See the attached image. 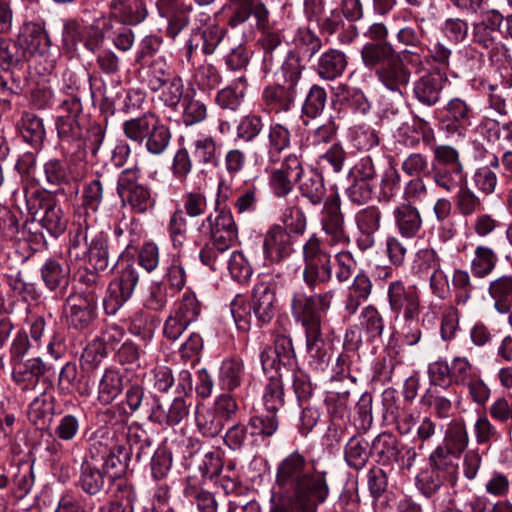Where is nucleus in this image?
I'll use <instances>...</instances> for the list:
<instances>
[{"instance_id":"nucleus-1","label":"nucleus","mask_w":512,"mask_h":512,"mask_svg":"<svg viewBox=\"0 0 512 512\" xmlns=\"http://www.w3.org/2000/svg\"><path fill=\"white\" fill-rule=\"evenodd\" d=\"M274 488L287 493L299 512H317L330 495L328 472L298 451L277 464Z\"/></svg>"},{"instance_id":"nucleus-13","label":"nucleus","mask_w":512,"mask_h":512,"mask_svg":"<svg viewBox=\"0 0 512 512\" xmlns=\"http://www.w3.org/2000/svg\"><path fill=\"white\" fill-rule=\"evenodd\" d=\"M387 303L389 311L400 317L420 314L422 311L421 295L414 285H406L402 280H395L388 284Z\"/></svg>"},{"instance_id":"nucleus-5","label":"nucleus","mask_w":512,"mask_h":512,"mask_svg":"<svg viewBox=\"0 0 512 512\" xmlns=\"http://www.w3.org/2000/svg\"><path fill=\"white\" fill-rule=\"evenodd\" d=\"M123 133L132 142L143 145L153 156L164 154L172 138L170 128L152 112L126 120L123 123Z\"/></svg>"},{"instance_id":"nucleus-61","label":"nucleus","mask_w":512,"mask_h":512,"mask_svg":"<svg viewBox=\"0 0 512 512\" xmlns=\"http://www.w3.org/2000/svg\"><path fill=\"white\" fill-rule=\"evenodd\" d=\"M88 230L89 224L86 218L83 220V223L80 221L73 223L69 232L68 256L70 259L78 260L86 255V248L89 245L87 242Z\"/></svg>"},{"instance_id":"nucleus-50","label":"nucleus","mask_w":512,"mask_h":512,"mask_svg":"<svg viewBox=\"0 0 512 512\" xmlns=\"http://www.w3.org/2000/svg\"><path fill=\"white\" fill-rule=\"evenodd\" d=\"M452 287L454 291V303L456 306H467L472 298L476 286L467 270L455 269L452 274Z\"/></svg>"},{"instance_id":"nucleus-37","label":"nucleus","mask_w":512,"mask_h":512,"mask_svg":"<svg viewBox=\"0 0 512 512\" xmlns=\"http://www.w3.org/2000/svg\"><path fill=\"white\" fill-rule=\"evenodd\" d=\"M300 194L312 205H319L326 196V187L322 175L315 169H309L298 182Z\"/></svg>"},{"instance_id":"nucleus-62","label":"nucleus","mask_w":512,"mask_h":512,"mask_svg":"<svg viewBox=\"0 0 512 512\" xmlns=\"http://www.w3.org/2000/svg\"><path fill=\"white\" fill-rule=\"evenodd\" d=\"M264 129L261 115L249 113L242 116L236 126V138L244 143L254 142Z\"/></svg>"},{"instance_id":"nucleus-33","label":"nucleus","mask_w":512,"mask_h":512,"mask_svg":"<svg viewBox=\"0 0 512 512\" xmlns=\"http://www.w3.org/2000/svg\"><path fill=\"white\" fill-rule=\"evenodd\" d=\"M455 392L439 387H430L421 397V403L429 407L435 416L440 419L449 418L453 410Z\"/></svg>"},{"instance_id":"nucleus-8","label":"nucleus","mask_w":512,"mask_h":512,"mask_svg":"<svg viewBox=\"0 0 512 512\" xmlns=\"http://www.w3.org/2000/svg\"><path fill=\"white\" fill-rule=\"evenodd\" d=\"M464 166L459 152L449 145H438L433 149L432 178L436 186L452 192L465 181Z\"/></svg>"},{"instance_id":"nucleus-49","label":"nucleus","mask_w":512,"mask_h":512,"mask_svg":"<svg viewBox=\"0 0 512 512\" xmlns=\"http://www.w3.org/2000/svg\"><path fill=\"white\" fill-rule=\"evenodd\" d=\"M23 139L35 147L41 146L45 138V129L42 119L34 113L25 112L18 124Z\"/></svg>"},{"instance_id":"nucleus-36","label":"nucleus","mask_w":512,"mask_h":512,"mask_svg":"<svg viewBox=\"0 0 512 512\" xmlns=\"http://www.w3.org/2000/svg\"><path fill=\"white\" fill-rule=\"evenodd\" d=\"M497 253L487 245H477L470 262L472 276L479 279L488 277L496 268L498 263Z\"/></svg>"},{"instance_id":"nucleus-32","label":"nucleus","mask_w":512,"mask_h":512,"mask_svg":"<svg viewBox=\"0 0 512 512\" xmlns=\"http://www.w3.org/2000/svg\"><path fill=\"white\" fill-rule=\"evenodd\" d=\"M111 15L123 24L137 25L147 17V8L143 0H112Z\"/></svg>"},{"instance_id":"nucleus-27","label":"nucleus","mask_w":512,"mask_h":512,"mask_svg":"<svg viewBox=\"0 0 512 512\" xmlns=\"http://www.w3.org/2000/svg\"><path fill=\"white\" fill-rule=\"evenodd\" d=\"M18 40L26 50V54H46L51 46V40L44 26L36 22H26L19 30Z\"/></svg>"},{"instance_id":"nucleus-34","label":"nucleus","mask_w":512,"mask_h":512,"mask_svg":"<svg viewBox=\"0 0 512 512\" xmlns=\"http://www.w3.org/2000/svg\"><path fill=\"white\" fill-rule=\"evenodd\" d=\"M126 439L129 445V450L127 451L129 457L134 456L138 462L150 457L153 451L152 439L141 425L138 423L130 425Z\"/></svg>"},{"instance_id":"nucleus-38","label":"nucleus","mask_w":512,"mask_h":512,"mask_svg":"<svg viewBox=\"0 0 512 512\" xmlns=\"http://www.w3.org/2000/svg\"><path fill=\"white\" fill-rule=\"evenodd\" d=\"M267 155L270 161L279 160L280 154L291 145V131L280 122H271L267 133Z\"/></svg>"},{"instance_id":"nucleus-29","label":"nucleus","mask_w":512,"mask_h":512,"mask_svg":"<svg viewBox=\"0 0 512 512\" xmlns=\"http://www.w3.org/2000/svg\"><path fill=\"white\" fill-rule=\"evenodd\" d=\"M444 110L443 123H446V130L452 133L465 129L474 117L471 105L458 97L450 99Z\"/></svg>"},{"instance_id":"nucleus-60","label":"nucleus","mask_w":512,"mask_h":512,"mask_svg":"<svg viewBox=\"0 0 512 512\" xmlns=\"http://www.w3.org/2000/svg\"><path fill=\"white\" fill-rule=\"evenodd\" d=\"M195 90L186 95L182 102V122L185 126H193L206 120L208 109L204 102L195 98Z\"/></svg>"},{"instance_id":"nucleus-51","label":"nucleus","mask_w":512,"mask_h":512,"mask_svg":"<svg viewBox=\"0 0 512 512\" xmlns=\"http://www.w3.org/2000/svg\"><path fill=\"white\" fill-rule=\"evenodd\" d=\"M456 189L457 193L454 197L457 212L468 217L483 210L482 200L476 193L467 186L466 180Z\"/></svg>"},{"instance_id":"nucleus-47","label":"nucleus","mask_w":512,"mask_h":512,"mask_svg":"<svg viewBox=\"0 0 512 512\" xmlns=\"http://www.w3.org/2000/svg\"><path fill=\"white\" fill-rule=\"evenodd\" d=\"M195 421L199 432L205 437L217 436L223 426V420L212 407L198 405L195 411Z\"/></svg>"},{"instance_id":"nucleus-39","label":"nucleus","mask_w":512,"mask_h":512,"mask_svg":"<svg viewBox=\"0 0 512 512\" xmlns=\"http://www.w3.org/2000/svg\"><path fill=\"white\" fill-rule=\"evenodd\" d=\"M276 413L266 412L255 415L249 419L251 446L258 445L260 441L271 437L278 429Z\"/></svg>"},{"instance_id":"nucleus-42","label":"nucleus","mask_w":512,"mask_h":512,"mask_svg":"<svg viewBox=\"0 0 512 512\" xmlns=\"http://www.w3.org/2000/svg\"><path fill=\"white\" fill-rule=\"evenodd\" d=\"M397 54L392 45L387 42L366 43L361 50L362 61L369 69H377Z\"/></svg>"},{"instance_id":"nucleus-6","label":"nucleus","mask_w":512,"mask_h":512,"mask_svg":"<svg viewBox=\"0 0 512 512\" xmlns=\"http://www.w3.org/2000/svg\"><path fill=\"white\" fill-rule=\"evenodd\" d=\"M328 246V243L321 240L315 233L303 244V280L312 290L329 283L332 279V255Z\"/></svg>"},{"instance_id":"nucleus-3","label":"nucleus","mask_w":512,"mask_h":512,"mask_svg":"<svg viewBox=\"0 0 512 512\" xmlns=\"http://www.w3.org/2000/svg\"><path fill=\"white\" fill-rule=\"evenodd\" d=\"M158 265V246L152 242L145 243L138 253L137 261L127 263L119 271L118 277L110 282L103 298V308L106 314H116L132 297L140 279L138 267H142L148 273H151Z\"/></svg>"},{"instance_id":"nucleus-44","label":"nucleus","mask_w":512,"mask_h":512,"mask_svg":"<svg viewBox=\"0 0 512 512\" xmlns=\"http://www.w3.org/2000/svg\"><path fill=\"white\" fill-rule=\"evenodd\" d=\"M35 482L33 465L20 462L12 475L11 493L16 500L24 499L32 490Z\"/></svg>"},{"instance_id":"nucleus-7","label":"nucleus","mask_w":512,"mask_h":512,"mask_svg":"<svg viewBox=\"0 0 512 512\" xmlns=\"http://www.w3.org/2000/svg\"><path fill=\"white\" fill-rule=\"evenodd\" d=\"M141 177V168L136 164L124 169L117 181V193L122 205L138 214L146 213L156 203L151 188L139 182Z\"/></svg>"},{"instance_id":"nucleus-12","label":"nucleus","mask_w":512,"mask_h":512,"mask_svg":"<svg viewBox=\"0 0 512 512\" xmlns=\"http://www.w3.org/2000/svg\"><path fill=\"white\" fill-rule=\"evenodd\" d=\"M199 230L220 250H228L238 242V226L227 209L216 208L202 220Z\"/></svg>"},{"instance_id":"nucleus-15","label":"nucleus","mask_w":512,"mask_h":512,"mask_svg":"<svg viewBox=\"0 0 512 512\" xmlns=\"http://www.w3.org/2000/svg\"><path fill=\"white\" fill-rule=\"evenodd\" d=\"M383 214L379 206L369 205L355 214V224L359 231L357 245L365 251L372 248L376 242V233L381 228Z\"/></svg>"},{"instance_id":"nucleus-18","label":"nucleus","mask_w":512,"mask_h":512,"mask_svg":"<svg viewBox=\"0 0 512 512\" xmlns=\"http://www.w3.org/2000/svg\"><path fill=\"white\" fill-rule=\"evenodd\" d=\"M447 81L439 71L425 73L413 83V95L422 105L432 107L439 102Z\"/></svg>"},{"instance_id":"nucleus-20","label":"nucleus","mask_w":512,"mask_h":512,"mask_svg":"<svg viewBox=\"0 0 512 512\" xmlns=\"http://www.w3.org/2000/svg\"><path fill=\"white\" fill-rule=\"evenodd\" d=\"M227 29L212 23L195 31L189 41L187 54L190 58L193 51L200 50L204 55H212L225 41Z\"/></svg>"},{"instance_id":"nucleus-41","label":"nucleus","mask_w":512,"mask_h":512,"mask_svg":"<svg viewBox=\"0 0 512 512\" xmlns=\"http://www.w3.org/2000/svg\"><path fill=\"white\" fill-rule=\"evenodd\" d=\"M44 215L41 218V225L53 237L63 234L67 228L68 217L61 206L53 199L43 204Z\"/></svg>"},{"instance_id":"nucleus-30","label":"nucleus","mask_w":512,"mask_h":512,"mask_svg":"<svg viewBox=\"0 0 512 512\" xmlns=\"http://www.w3.org/2000/svg\"><path fill=\"white\" fill-rule=\"evenodd\" d=\"M347 64V56L344 52L330 48L320 54L315 70L321 79L332 81L344 73Z\"/></svg>"},{"instance_id":"nucleus-9","label":"nucleus","mask_w":512,"mask_h":512,"mask_svg":"<svg viewBox=\"0 0 512 512\" xmlns=\"http://www.w3.org/2000/svg\"><path fill=\"white\" fill-rule=\"evenodd\" d=\"M56 128L62 142L75 143L82 153L88 150L92 155H96L105 136V131L100 124L93 122L84 128L79 118L72 116H59Z\"/></svg>"},{"instance_id":"nucleus-23","label":"nucleus","mask_w":512,"mask_h":512,"mask_svg":"<svg viewBox=\"0 0 512 512\" xmlns=\"http://www.w3.org/2000/svg\"><path fill=\"white\" fill-rule=\"evenodd\" d=\"M394 225L398 233L406 239L418 236L423 227L419 209L410 202H401L392 211Z\"/></svg>"},{"instance_id":"nucleus-19","label":"nucleus","mask_w":512,"mask_h":512,"mask_svg":"<svg viewBox=\"0 0 512 512\" xmlns=\"http://www.w3.org/2000/svg\"><path fill=\"white\" fill-rule=\"evenodd\" d=\"M228 5L234 7L228 25L231 28L246 23L251 16L255 18L260 27H265L269 10L262 0H227Z\"/></svg>"},{"instance_id":"nucleus-40","label":"nucleus","mask_w":512,"mask_h":512,"mask_svg":"<svg viewBox=\"0 0 512 512\" xmlns=\"http://www.w3.org/2000/svg\"><path fill=\"white\" fill-rule=\"evenodd\" d=\"M86 255L90 265L96 271H105L110 266L108 236L104 232L95 234L88 247Z\"/></svg>"},{"instance_id":"nucleus-24","label":"nucleus","mask_w":512,"mask_h":512,"mask_svg":"<svg viewBox=\"0 0 512 512\" xmlns=\"http://www.w3.org/2000/svg\"><path fill=\"white\" fill-rule=\"evenodd\" d=\"M41 279L45 287L63 298L70 284V267L54 258L47 259L40 268Z\"/></svg>"},{"instance_id":"nucleus-55","label":"nucleus","mask_w":512,"mask_h":512,"mask_svg":"<svg viewBox=\"0 0 512 512\" xmlns=\"http://www.w3.org/2000/svg\"><path fill=\"white\" fill-rule=\"evenodd\" d=\"M336 97L341 104L355 113L365 115L370 110V103L360 89L340 84L336 89Z\"/></svg>"},{"instance_id":"nucleus-64","label":"nucleus","mask_w":512,"mask_h":512,"mask_svg":"<svg viewBox=\"0 0 512 512\" xmlns=\"http://www.w3.org/2000/svg\"><path fill=\"white\" fill-rule=\"evenodd\" d=\"M359 320L361 328L370 339L373 340L382 335L385 327L384 318L375 306L367 305L363 307Z\"/></svg>"},{"instance_id":"nucleus-35","label":"nucleus","mask_w":512,"mask_h":512,"mask_svg":"<svg viewBox=\"0 0 512 512\" xmlns=\"http://www.w3.org/2000/svg\"><path fill=\"white\" fill-rule=\"evenodd\" d=\"M488 294L494 301V309L501 314L510 312L512 307V275H501L488 285Z\"/></svg>"},{"instance_id":"nucleus-11","label":"nucleus","mask_w":512,"mask_h":512,"mask_svg":"<svg viewBox=\"0 0 512 512\" xmlns=\"http://www.w3.org/2000/svg\"><path fill=\"white\" fill-rule=\"evenodd\" d=\"M202 305L195 293L187 290L174 304L163 325V335L170 341L178 340L189 325L196 322Z\"/></svg>"},{"instance_id":"nucleus-53","label":"nucleus","mask_w":512,"mask_h":512,"mask_svg":"<svg viewBox=\"0 0 512 512\" xmlns=\"http://www.w3.org/2000/svg\"><path fill=\"white\" fill-rule=\"evenodd\" d=\"M344 457L350 468L363 469L370 458L368 442L361 437H351L345 446Z\"/></svg>"},{"instance_id":"nucleus-63","label":"nucleus","mask_w":512,"mask_h":512,"mask_svg":"<svg viewBox=\"0 0 512 512\" xmlns=\"http://www.w3.org/2000/svg\"><path fill=\"white\" fill-rule=\"evenodd\" d=\"M167 230L173 248L180 252L189 240L188 221L181 211L171 214Z\"/></svg>"},{"instance_id":"nucleus-56","label":"nucleus","mask_w":512,"mask_h":512,"mask_svg":"<svg viewBox=\"0 0 512 512\" xmlns=\"http://www.w3.org/2000/svg\"><path fill=\"white\" fill-rule=\"evenodd\" d=\"M192 154L203 165L216 166L218 163V145L211 135H200L192 142Z\"/></svg>"},{"instance_id":"nucleus-59","label":"nucleus","mask_w":512,"mask_h":512,"mask_svg":"<svg viewBox=\"0 0 512 512\" xmlns=\"http://www.w3.org/2000/svg\"><path fill=\"white\" fill-rule=\"evenodd\" d=\"M493 32L494 31L487 25H476L473 31V38L475 43L488 50L489 57L492 61H500L501 56L505 54L507 49L504 44L496 40L493 36Z\"/></svg>"},{"instance_id":"nucleus-25","label":"nucleus","mask_w":512,"mask_h":512,"mask_svg":"<svg viewBox=\"0 0 512 512\" xmlns=\"http://www.w3.org/2000/svg\"><path fill=\"white\" fill-rule=\"evenodd\" d=\"M417 485L420 492L427 498H432L433 505L443 503V500L450 499L451 488L444 475L431 466L429 471L422 473L417 478Z\"/></svg>"},{"instance_id":"nucleus-54","label":"nucleus","mask_w":512,"mask_h":512,"mask_svg":"<svg viewBox=\"0 0 512 512\" xmlns=\"http://www.w3.org/2000/svg\"><path fill=\"white\" fill-rule=\"evenodd\" d=\"M244 377V364L239 359H226L219 370V384L228 391L238 388Z\"/></svg>"},{"instance_id":"nucleus-17","label":"nucleus","mask_w":512,"mask_h":512,"mask_svg":"<svg viewBox=\"0 0 512 512\" xmlns=\"http://www.w3.org/2000/svg\"><path fill=\"white\" fill-rule=\"evenodd\" d=\"M293 252V240L280 225H273L266 232L263 240V254L265 260L271 264H278L289 258Z\"/></svg>"},{"instance_id":"nucleus-52","label":"nucleus","mask_w":512,"mask_h":512,"mask_svg":"<svg viewBox=\"0 0 512 512\" xmlns=\"http://www.w3.org/2000/svg\"><path fill=\"white\" fill-rule=\"evenodd\" d=\"M469 444V435L462 419H454L447 426L444 436V446L452 452L461 454Z\"/></svg>"},{"instance_id":"nucleus-57","label":"nucleus","mask_w":512,"mask_h":512,"mask_svg":"<svg viewBox=\"0 0 512 512\" xmlns=\"http://www.w3.org/2000/svg\"><path fill=\"white\" fill-rule=\"evenodd\" d=\"M123 389L120 373L113 369H107L102 375L98 386V400L103 405H108L121 393Z\"/></svg>"},{"instance_id":"nucleus-26","label":"nucleus","mask_w":512,"mask_h":512,"mask_svg":"<svg viewBox=\"0 0 512 512\" xmlns=\"http://www.w3.org/2000/svg\"><path fill=\"white\" fill-rule=\"evenodd\" d=\"M78 485L85 493L93 496L107 493L112 484L94 459H85L80 466Z\"/></svg>"},{"instance_id":"nucleus-21","label":"nucleus","mask_w":512,"mask_h":512,"mask_svg":"<svg viewBox=\"0 0 512 512\" xmlns=\"http://www.w3.org/2000/svg\"><path fill=\"white\" fill-rule=\"evenodd\" d=\"M382 401L384 419L389 423H393L400 434L406 435L410 433L416 425L418 417L410 410L403 409L397 404L395 390H385L382 394Z\"/></svg>"},{"instance_id":"nucleus-45","label":"nucleus","mask_w":512,"mask_h":512,"mask_svg":"<svg viewBox=\"0 0 512 512\" xmlns=\"http://www.w3.org/2000/svg\"><path fill=\"white\" fill-rule=\"evenodd\" d=\"M326 102L327 92L325 88L318 84L312 85L305 97L301 109L303 124H308L305 118L313 120L319 117L326 107Z\"/></svg>"},{"instance_id":"nucleus-22","label":"nucleus","mask_w":512,"mask_h":512,"mask_svg":"<svg viewBox=\"0 0 512 512\" xmlns=\"http://www.w3.org/2000/svg\"><path fill=\"white\" fill-rule=\"evenodd\" d=\"M12 379L22 390L34 389L48 370L40 357H33L11 363Z\"/></svg>"},{"instance_id":"nucleus-14","label":"nucleus","mask_w":512,"mask_h":512,"mask_svg":"<svg viewBox=\"0 0 512 512\" xmlns=\"http://www.w3.org/2000/svg\"><path fill=\"white\" fill-rule=\"evenodd\" d=\"M97 295L93 292L71 293L65 301L68 324L78 330L87 328L96 318Z\"/></svg>"},{"instance_id":"nucleus-4","label":"nucleus","mask_w":512,"mask_h":512,"mask_svg":"<svg viewBox=\"0 0 512 512\" xmlns=\"http://www.w3.org/2000/svg\"><path fill=\"white\" fill-rule=\"evenodd\" d=\"M275 285L272 282H259L253 289L251 302L236 296L230 310L239 330L247 331L252 323L262 327L271 322L276 310Z\"/></svg>"},{"instance_id":"nucleus-48","label":"nucleus","mask_w":512,"mask_h":512,"mask_svg":"<svg viewBox=\"0 0 512 512\" xmlns=\"http://www.w3.org/2000/svg\"><path fill=\"white\" fill-rule=\"evenodd\" d=\"M183 494L191 503L196 504L199 512H217L218 504L214 495L200 487L196 481L188 479Z\"/></svg>"},{"instance_id":"nucleus-16","label":"nucleus","mask_w":512,"mask_h":512,"mask_svg":"<svg viewBox=\"0 0 512 512\" xmlns=\"http://www.w3.org/2000/svg\"><path fill=\"white\" fill-rule=\"evenodd\" d=\"M326 214L321 220L322 229L328 236V245L333 248L337 245H347L350 242L345 230L344 215L341 212L340 199L333 197L325 204Z\"/></svg>"},{"instance_id":"nucleus-31","label":"nucleus","mask_w":512,"mask_h":512,"mask_svg":"<svg viewBox=\"0 0 512 512\" xmlns=\"http://www.w3.org/2000/svg\"><path fill=\"white\" fill-rule=\"evenodd\" d=\"M458 453L438 446L430 455V466L446 477L450 486H455L459 479V459Z\"/></svg>"},{"instance_id":"nucleus-58","label":"nucleus","mask_w":512,"mask_h":512,"mask_svg":"<svg viewBox=\"0 0 512 512\" xmlns=\"http://www.w3.org/2000/svg\"><path fill=\"white\" fill-rule=\"evenodd\" d=\"M128 459L129 454L122 446L110 450L107 456L104 457L101 470L111 484L122 476Z\"/></svg>"},{"instance_id":"nucleus-10","label":"nucleus","mask_w":512,"mask_h":512,"mask_svg":"<svg viewBox=\"0 0 512 512\" xmlns=\"http://www.w3.org/2000/svg\"><path fill=\"white\" fill-rule=\"evenodd\" d=\"M407 64L421 65L420 54L410 50L398 53L376 69V77L387 90L403 97V89L410 83L412 75Z\"/></svg>"},{"instance_id":"nucleus-43","label":"nucleus","mask_w":512,"mask_h":512,"mask_svg":"<svg viewBox=\"0 0 512 512\" xmlns=\"http://www.w3.org/2000/svg\"><path fill=\"white\" fill-rule=\"evenodd\" d=\"M401 446L393 434L383 432L373 440L371 451L378 457V462L385 466L394 463Z\"/></svg>"},{"instance_id":"nucleus-28","label":"nucleus","mask_w":512,"mask_h":512,"mask_svg":"<svg viewBox=\"0 0 512 512\" xmlns=\"http://www.w3.org/2000/svg\"><path fill=\"white\" fill-rule=\"evenodd\" d=\"M297 96V89L285 85L266 87L261 94V101L268 113L279 114L288 112Z\"/></svg>"},{"instance_id":"nucleus-2","label":"nucleus","mask_w":512,"mask_h":512,"mask_svg":"<svg viewBox=\"0 0 512 512\" xmlns=\"http://www.w3.org/2000/svg\"><path fill=\"white\" fill-rule=\"evenodd\" d=\"M335 293L334 289L312 294L298 291L291 299V314L304 328L307 353L317 364L327 359L322 317L331 308Z\"/></svg>"},{"instance_id":"nucleus-46","label":"nucleus","mask_w":512,"mask_h":512,"mask_svg":"<svg viewBox=\"0 0 512 512\" xmlns=\"http://www.w3.org/2000/svg\"><path fill=\"white\" fill-rule=\"evenodd\" d=\"M338 126L335 121L328 119L323 124L310 130L305 139V146L315 152H321L326 145L336 138Z\"/></svg>"}]
</instances>
